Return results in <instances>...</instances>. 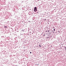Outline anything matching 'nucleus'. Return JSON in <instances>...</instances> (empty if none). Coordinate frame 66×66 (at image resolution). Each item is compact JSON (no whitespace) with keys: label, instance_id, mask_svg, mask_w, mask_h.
<instances>
[{"label":"nucleus","instance_id":"1","mask_svg":"<svg viewBox=\"0 0 66 66\" xmlns=\"http://www.w3.org/2000/svg\"><path fill=\"white\" fill-rule=\"evenodd\" d=\"M34 12H36L37 11V8L36 7H35L34 9Z\"/></svg>","mask_w":66,"mask_h":66},{"label":"nucleus","instance_id":"2","mask_svg":"<svg viewBox=\"0 0 66 66\" xmlns=\"http://www.w3.org/2000/svg\"><path fill=\"white\" fill-rule=\"evenodd\" d=\"M4 28H7V26H5L4 27Z\"/></svg>","mask_w":66,"mask_h":66},{"label":"nucleus","instance_id":"3","mask_svg":"<svg viewBox=\"0 0 66 66\" xmlns=\"http://www.w3.org/2000/svg\"><path fill=\"white\" fill-rule=\"evenodd\" d=\"M48 32H49V30L47 31Z\"/></svg>","mask_w":66,"mask_h":66},{"label":"nucleus","instance_id":"4","mask_svg":"<svg viewBox=\"0 0 66 66\" xmlns=\"http://www.w3.org/2000/svg\"><path fill=\"white\" fill-rule=\"evenodd\" d=\"M30 53H32V52H30Z\"/></svg>","mask_w":66,"mask_h":66},{"label":"nucleus","instance_id":"5","mask_svg":"<svg viewBox=\"0 0 66 66\" xmlns=\"http://www.w3.org/2000/svg\"><path fill=\"white\" fill-rule=\"evenodd\" d=\"M54 31H55V29H54Z\"/></svg>","mask_w":66,"mask_h":66},{"label":"nucleus","instance_id":"6","mask_svg":"<svg viewBox=\"0 0 66 66\" xmlns=\"http://www.w3.org/2000/svg\"><path fill=\"white\" fill-rule=\"evenodd\" d=\"M65 49H66V47H65Z\"/></svg>","mask_w":66,"mask_h":66},{"label":"nucleus","instance_id":"7","mask_svg":"<svg viewBox=\"0 0 66 66\" xmlns=\"http://www.w3.org/2000/svg\"><path fill=\"white\" fill-rule=\"evenodd\" d=\"M39 46H40V45H39Z\"/></svg>","mask_w":66,"mask_h":66},{"label":"nucleus","instance_id":"8","mask_svg":"<svg viewBox=\"0 0 66 66\" xmlns=\"http://www.w3.org/2000/svg\"><path fill=\"white\" fill-rule=\"evenodd\" d=\"M37 13H38V12H37Z\"/></svg>","mask_w":66,"mask_h":66},{"label":"nucleus","instance_id":"9","mask_svg":"<svg viewBox=\"0 0 66 66\" xmlns=\"http://www.w3.org/2000/svg\"><path fill=\"white\" fill-rule=\"evenodd\" d=\"M37 13H38V12H37Z\"/></svg>","mask_w":66,"mask_h":66},{"label":"nucleus","instance_id":"10","mask_svg":"<svg viewBox=\"0 0 66 66\" xmlns=\"http://www.w3.org/2000/svg\"><path fill=\"white\" fill-rule=\"evenodd\" d=\"M42 46H40V47H41Z\"/></svg>","mask_w":66,"mask_h":66},{"label":"nucleus","instance_id":"11","mask_svg":"<svg viewBox=\"0 0 66 66\" xmlns=\"http://www.w3.org/2000/svg\"><path fill=\"white\" fill-rule=\"evenodd\" d=\"M59 32H60V31H59Z\"/></svg>","mask_w":66,"mask_h":66}]
</instances>
